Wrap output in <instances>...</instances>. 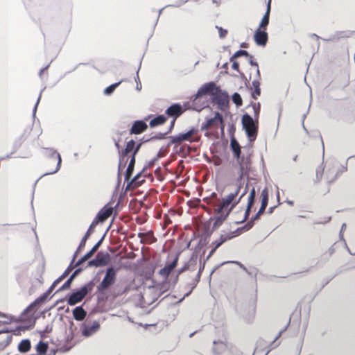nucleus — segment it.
Returning <instances> with one entry per match:
<instances>
[{
  "label": "nucleus",
  "mask_w": 355,
  "mask_h": 355,
  "mask_svg": "<svg viewBox=\"0 0 355 355\" xmlns=\"http://www.w3.org/2000/svg\"><path fill=\"white\" fill-rule=\"evenodd\" d=\"M243 184L244 182L243 181V178L240 179L239 175H238L236 178V183L234 190L223 198L220 205L216 208V210L218 214H223L225 211V217H226L230 211L241 201L248 190V186L246 184L242 193L239 198L237 197L243 186Z\"/></svg>",
  "instance_id": "f257e3e1"
},
{
  "label": "nucleus",
  "mask_w": 355,
  "mask_h": 355,
  "mask_svg": "<svg viewBox=\"0 0 355 355\" xmlns=\"http://www.w3.org/2000/svg\"><path fill=\"white\" fill-rule=\"evenodd\" d=\"M209 94L212 96L213 102L218 105V109L225 111L229 107L230 98L227 94L223 92L219 87L210 82L201 87L197 94V97Z\"/></svg>",
  "instance_id": "f03ea898"
},
{
  "label": "nucleus",
  "mask_w": 355,
  "mask_h": 355,
  "mask_svg": "<svg viewBox=\"0 0 355 355\" xmlns=\"http://www.w3.org/2000/svg\"><path fill=\"white\" fill-rule=\"evenodd\" d=\"M230 146L238 163V166H236L237 175H239L240 179H242L243 175H248L250 168V159L249 157H241V146L235 139H231Z\"/></svg>",
  "instance_id": "7ed1b4c3"
},
{
  "label": "nucleus",
  "mask_w": 355,
  "mask_h": 355,
  "mask_svg": "<svg viewBox=\"0 0 355 355\" xmlns=\"http://www.w3.org/2000/svg\"><path fill=\"white\" fill-rule=\"evenodd\" d=\"M241 122L243 128L245 130L249 140L250 141H254L258 135V119H255V120H254L251 116L245 114L243 115Z\"/></svg>",
  "instance_id": "20e7f679"
},
{
  "label": "nucleus",
  "mask_w": 355,
  "mask_h": 355,
  "mask_svg": "<svg viewBox=\"0 0 355 355\" xmlns=\"http://www.w3.org/2000/svg\"><path fill=\"white\" fill-rule=\"evenodd\" d=\"M202 130H211L218 132L220 129L222 134L224 133L225 124L222 114L216 112L212 118L207 119L206 121L202 124Z\"/></svg>",
  "instance_id": "39448f33"
},
{
  "label": "nucleus",
  "mask_w": 355,
  "mask_h": 355,
  "mask_svg": "<svg viewBox=\"0 0 355 355\" xmlns=\"http://www.w3.org/2000/svg\"><path fill=\"white\" fill-rule=\"evenodd\" d=\"M61 157L56 150H50V154L45 159L46 174H53L59 171L61 165Z\"/></svg>",
  "instance_id": "423d86ee"
},
{
  "label": "nucleus",
  "mask_w": 355,
  "mask_h": 355,
  "mask_svg": "<svg viewBox=\"0 0 355 355\" xmlns=\"http://www.w3.org/2000/svg\"><path fill=\"white\" fill-rule=\"evenodd\" d=\"M93 285V283L89 282L83 286L78 291L74 292L71 295H70L67 300L68 304L70 306H73L80 302L87 295V294L92 290Z\"/></svg>",
  "instance_id": "0eeeda50"
},
{
  "label": "nucleus",
  "mask_w": 355,
  "mask_h": 355,
  "mask_svg": "<svg viewBox=\"0 0 355 355\" xmlns=\"http://www.w3.org/2000/svg\"><path fill=\"white\" fill-rule=\"evenodd\" d=\"M116 271L112 268L110 267L106 270L105 275L103 279L102 282L97 286V290L99 292H103L112 285H113L116 281Z\"/></svg>",
  "instance_id": "6e6552de"
},
{
  "label": "nucleus",
  "mask_w": 355,
  "mask_h": 355,
  "mask_svg": "<svg viewBox=\"0 0 355 355\" xmlns=\"http://www.w3.org/2000/svg\"><path fill=\"white\" fill-rule=\"evenodd\" d=\"M198 130L192 128L185 133H181L178 135L171 137V143L179 144L184 141H189L190 142L198 141L199 137L197 136Z\"/></svg>",
  "instance_id": "1a4fd4ad"
},
{
  "label": "nucleus",
  "mask_w": 355,
  "mask_h": 355,
  "mask_svg": "<svg viewBox=\"0 0 355 355\" xmlns=\"http://www.w3.org/2000/svg\"><path fill=\"white\" fill-rule=\"evenodd\" d=\"M178 259L179 257L176 254L171 262H167L165 266L158 271L159 275L163 278L164 282L167 281L169 275L177 266Z\"/></svg>",
  "instance_id": "9d476101"
},
{
  "label": "nucleus",
  "mask_w": 355,
  "mask_h": 355,
  "mask_svg": "<svg viewBox=\"0 0 355 355\" xmlns=\"http://www.w3.org/2000/svg\"><path fill=\"white\" fill-rule=\"evenodd\" d=\"M99 329L100 324L98 321L94 320L92 322H86L81 326L82 335L85 337H89L98 331Z\"/></svg>",
  "instance_id": "9b49d317"
},
{
  "label": "nucleus",
  "mask_w": 355,
  "mask_h": 355,
  "mask_svg": "<svg viewBox=\"0 0 355 355\" xmlns=\"http://www.w3.org/2000/svg\"><path fill=\"white\" fill-rule=\"evenodd\" d=\"M135 148V141L133 139L127 142L125 148L121 152L119 168L122 164H123V167H125L128 160V155L132 152L133 153Z\"/></svg>",
  "instance_id": "f8f14e48"
},
{
  "label": "nucleus",
  "mask_w": 355,
  "mask_h": 355,
  "mask_svg": "<svg viewBox=\"0 0 355 355\" xmlns=\"http://www.w3.org/2000/svg\"><path fill=\"white\" fill-rule=\"evenodd\" d=\"M185 110L186 109L180 104L174 103L166 109L165 113L168 117L178 119L185 112Z\"/></svg>",
  "instance_id": "ddd939ff"
},
{
  "label": "nucleus",
  "mask_w": 355,
  "mask_h": 355,
  "mask_svg": "<svg viewBox=\"0 0 355 355\" xmlns=\"http://www.w3.org/2000/svg\"><path fill=\"white\" fill-rule=\"evenodd\" d=\"M254 40L255 43L261 46H265L268 40V35L266 29L258 28L254 34Z\"/></svg>",
  "instance_id": "4468645a"
},
{
  "label": "nucleus",
  "mask_w": 355,
  "mask_h": 355,
  "mask_svg": "<svg viewBox=\"0 0 355 355\" xmlns=\"http://www.w3.org/2000/svg\"><path fill=\"white\" fill-rule=\"evenodd\" d=\"M110 261V255L107 253L98 252L95 259L89 262V266H102L107 265Z\"/></svg>",
  "instance_id": "2eb2a0df"
},
{
  "label": "nucleus",
  "mask_w": 355,
  "mask_h": 355,
  "mask_svg": "<svg viewBox=\"0 0 355 355\" xmlns=\"http://www.w3.org/2000/svg\"><path fill=\"white\" fill-rule=\"evenodd\" d=\"M140 146H141V144H139L136 146V148H135V151L133 152V153H132L131 159H130V160L129 162L128 166V168L126 169V171H125V180L126 181H128L130 179L131 176L132 175V173H133V171H134L135 164V155L139 151V150L140 148Z\"/></svg>",
  "instance_id": "dca6fc26"
},
{
  "label": "nucleus",
  "mask_w": 355,
  "mask_h": 355,
  "mask_svg": "<svg viewBox=\"0 0 355 355\" xmlns=\"http://www.w3.org/2000/svg\"><path fill=\"white\" fill-rule=\"evenodd\" d=\"M148 128V125L144 121H136L130 130V135H139L144 132Z\"/></svg>",
  "instance_id": "f3484780"
},
{
  "label": "nucleus",
  "mask_w": 355,
  "mask_h": 355,
  "mask_svg": "<svg viewBox=\"0 0 355 355\" xmlns=\"http://www.w3.org/2000/svg\"><path fill=\"white\" fill-rule=\"evenodd\" d=\"M55 284H52V285L49 288L47 293L43 294L42 296H40V297L36 299L33 302H32L26 309L25 311L27 313L32 311L36 307L37 305L42 303L46 298L47 295L53 291V290L55 288Z\"/></svg>",
  "instance_id": "a211bd4d"
},
{
  "label": "nucleus",
  "mask_w": 355,
  "mask_h": 355,
  "mask_svg": "<svg viewBox=\"0 0 355 355\" xmlns=\"http://www.w3.org/2000/svg\"><path fill=\"white\" fill-rule=\"evenodd\" d=\"M234 236H235V235H234L233 233L222 234L218 239L214 241L211 243V245L214 246V248H213L211 253L214 252L222 244H223L225 242L232 239Z\"/></svg>",
  "instance_id": "6ab92c4d"
},
{
  "label": "nucleus",
  "mask_w": 355,
  "mask_h": 355,
  "mask_svg": "<svg viewBox=\"0 0 355 355\" xmlns=\"http://www.w3.org/2000/svg\"><path fill=\"white\" fill-rule=\"evenodd\" d=\"M213 343L214 347L212 349V352L214 355H221L227 349V343L226 340L214 341Z\"/></svg>",
  "instance_id": "aec40b11"
},
{
  "label": "nucleus",
  "mask_w": 355,
  "mask_h": 355,
  "mask_svg": "<svg viewBox=\"0 0 355 355\" xmlns=\"http://www.w3.org/2000/svg\"><path fill=\"white\" fill-rule=\"evenodd\" d=\"M113 208L112 207L105 206L97 214L96 220H98V223L104 222L112 214Z\"/></svg>",
  "instance_id": "412c9836"
},
{
  "label": "nucleus",
  "mask_w": 355,
  "mask_h": 355,
  "mask_svg": "<svg viewBox=\"0 0 355 355\" xmlns=\"http://www.w3.org/2000/svg\"><path fill=\"white\" fill-rule=\"evenodd\" d=\"M270 9H271V0H268V3H267L266 12H265L264 15L263 16L258 28H259L261 29H266L267 28V26L269 24V17H270Z\"/></svg>",
  "instance_id": "4be33fe9"
},
{
  "label": "nucleus",
  "mask_w": 355,
  "mask_h": 355,
  "mask_svg": "<svg viewBox=\"0 0 355 355\" xmlns=\"http://www.w3.org/2000/svg\"><path fill=\"white\" fill-rule=\"evenodd\" d=\"M255 197H256V191H255L254 188H252V190L250 191V195L248 196V205H247V208H246V210L245 212L244 220H246L249 217L251 208L253 206L254 202Z\"/></svg>",
  "instance_id": "5701e85b"
},
{
  "label": "nucleus",
  "mask_w": 355,
  "mask_h": 355,
  "mask_svg": "<svg viewBox=\"0 0 355 355\" xmlns=\"http://www.w3.org/2000/svg\"><path fill=\"white\" fill-rule=\"evenodd\" d=\"M87 315V312L84 310V309L80 306H76L73 310V318L77 321L83 320Z\"/></svg>",
  "instance_id": "b1692460"
},
{
  "label": "nucleus",
  "mask_w": 355,
  "mask_h": 355,
  "mask_svg": "<svg viewBox=\"0 0 355 355\" xmlns=\"http://www.w3.org/2000/svg\"><path fill=\"white\" fill-rule=\"evenodd\" d=\"M138 237L141 239V243H153L156 241L151 231L146 233H139Z\"/></svg>",
  "instance_id": "393cba45"
},
{
  "label": "nucleus",
  "mask_w": 355,
  "mask_h": 355,
  "mask_svg": "<svg viewBox=\"0 0 355 355\" xmlns=\"http://www.w3.org/2000/svg\"><path fill=\"white\" fill-rule=\"evenodd\" d=\"M340 175V173L336 170V168L333 166L331 168H329L327 171V179L328 183L334 182L338 177Z\"/></svg>",
  "instance_id": "a878e982"
},
{
  "label": "nucleus",
  "mask_w": 355,
  "mask_h": 355,
  "mask_svg": "<svg viewBox=\"0 0 355 355\" xmlns=\"http://www.w3.org/2000/svg\"><path fill=\"white\" fill-rule=\"evenodd\" d=\"M31 348V341L28 339L22 340L18 345V350L21 353L28 352Z\"/></svg>",
  "instance_id": "bb28decb"
},
{
  "label": "nucleus",
  "mask_w": 355,
  "mask_h": 355,
  "mask_svg": "<svg viewBox=\"0 0 355 355\" xmlns=\"http://www.w3.org/2000/svg\"><path fill=\"white\" fill-rule=\"evenodd\" d=\"M167 118L164 115H159L150 121V126L153 128L164 124Z\"/></svg>",
  "instance_id": "cd10ccee"
},
{
  "label": "nucleus",
  "mask_w": 355,
  "mask_h": 355,
  "mask_svg": "<svg viewBox=\"0 0 355 355\" xmlns=\"http://www.w3.org/2000/svg\"><path fill=\"white\" fill-rule=\"evenodd\" d=\"M252 85L254 89L252 96L254 99H257L261 94L260 79L257 77V79L252 81Z\"/></svg>",
  "instance_id": "c85d7f7f"
},
{
  "label": "nucleus",
  "mask_w": 355,
  "mask_h": 355,
  "mask_svg": "<svg viewBox=\"0 0 355 355\" xmlns=\"http://www.w3.org/2000/svg\"><path fill=\"white\" fill-rule=\"evenodd\" d=\"M48 349V345L46 343L40 341L36 345V350L38 355H44L46 354Z\"/></svg>",
  "instance_id": "c756f323"
},
{
  "label": "nucleus",
  "mask_w": 355,
  "mask_h": 355,
  "mask_svg": "<svg viewBox=\"0 0 355 355\" xmlns=\"http://www.w3.org/2000/svg\"><path fill=\"white\" fill-rule=\"evenodd\" d=\"M261 206L266 207L268 202V191L267 188H265L261 193Z\"/></svg>",
  "instance_id": "7c9ffc66"
},
{
  "label": "nucleus",
  "mask_w": 355,
  "mask_h": 355,
  "mask_svg": "<svg viewBox=\"0 0 355 355\" xmlns=\"http://www.w3.org/2000/svg\"><path fill=\"white\" fill-rule=\"evenodd\" d=\"M89 237V233L86 232L85 236H83V238L82 239V240L80 242L78 248L75 252V256H76L85 248L86 241Z\"/></svg>",
  "instance_id": "2f4dec72"
},
{
  "label": "nucleus",
  "mask_w": 355,
  "mask_h": 355,
  "mask_svg": "<svg viewBox=\"0 0 355 355\" xmlns=\"http://www.w3.org/2000/svg\"><path fill=\"white\" fill-rule=\"evenodd\" d=\"M232 101L237 107H240L243 104V100L241 95L239 93H234L232 97Z\"/></svg>",
  "instance_id": "473e14b6"
},
{
  "label": "nucleus",
  "mask_w": 355,
  "mask_h": 355,
  "mask_svg": "<svg viewBox=\"0 0 355 355\" xmlns=\"http://www.w3.org/2000/svg\"><path fill=\"white\" fill-rule=\"evenodd\" d=\"M121 83V82H119V83H114V84H112L110 86H108L105 89V94H111L114 91V89L119 85V84Z\"/></svg>",
  "instance_id": "72a5a7b5"
},
{
  "label": "nucleus",
  "mask_w": 355,
  "mask_h": 355,
  "mask_svg": "<svg viewBox=\"0 0 355 355\" xmlns=\"http://www.w3.org/2000/svg\"><path fill=\"white\" fill-rule=\"evenodd\" d=\"M242 55H244L245 57H248L250 56V54L248 53V51H245V50H239L238 51H236L234 55L231 58V60H232L234 58H239L240 56H242Z\"/></svg>",
  "instance_id": "f704fd0d"
},
{
  "label": "nucleus",
  "mask_w": 355,
  "mask_h": 355,
  "mask_svg": "<svg viewBox=\"0 0 355 355\" xmlns=\"http://www.w3.org/2000/svg\"><path fill=\"white\" fill-rule=\"evenodd\" d=\"M250 58V63L252 66H254L256 67V73H257V76H258L259 79H261V75H260V71L259 69V66H258V64L257 62H254L253 60V58L252 55H250V56H248Z\"/></svg>",
  "instance_id": "c9c22d12"
},
{
  "label": "nucleus",
  "mask_w": 355,
  "mask_h": 355,
  "mask_svg": "<svg viewBox=\"0 0 355 355\" xmlns=\"http://www.w3.org/2000/svg\"><path fill=\"white\" fill-rule=\"evenodd\" d=\"M252 107L253 108V110H254V116L255 119H258L259 117V112H260V105L259 103H252Z\"/></svg>",
  "instance_id": "e433bc0d"
},
{
  "label": "nucleus",
  "mask_w": 355,
  "mask_h": 355,
  "mask_svg": "<svg viewBox=\"0 0 355 355\" xmlns=\"http://www.w3.org/2000/svg\"><path fill=\"white\" fill-rule=\"evenodd\" d=\"M141 175L137 174L134 179L132 180L131 183L134 184L135 187H138L141 184V182L144 181V180H140Z\"/></svg>",
  "instance_id": "4c0bfd02"
},
{
  "label": "nucleus",
  "mask_w": 355,
  "mask_h": 355,
  "mask_svg": "<svg viewBox=\"0 0 355 355\" xmlns=\"http://www.w3.org/2000/svg\"><path fill=\"white\" fill-rule=\"evenodd\" d=\"M94 254L89 251L87 254L84 255L78 262L77 265H80L82 263L85 262L86 260L89 259Z\"/></svg>",
  "instance_id": "58836bf2"
},
{
  "label": "nucleus",
  "mask_w": 355,
  "mask_h": 355,
  "mask_svg": "<svg viewBox=\"0 0 355 355\" xmlns=\"http://www.w3.org/2000/svg\"><path fill=\"white\" fill-rule=\"evenodd\" d=\"M266 208V207H265L261 206L259 208V210L256 214L254 217L252 219V220L248 223V225L252 223L253 220L258 219L259 218L260 215H261L264 212Z\"/></svg>",
  "instance_id": "ea45409f"
},
{
  "label": "nucleus",
  "mask_w": 355,
  "mask_h": 355,
  "mask_svg": "<svg viewBox=\"0 0 355 355\" xmlns=\"http://www.w3.org/2000/svg\"><path fill=\"white\" fill-rule=\"evenodd\" d=\"M216 28L218 31V34L220 38H225L227 35V30L223 29L222 27L216 26Z\"/></svg>",
  "instance_id": "a19ab883"
},
{
  "label": "nucleus",
  "mask_w": 355,
  "mask_h": 355,
  "mask_svg": "<svg viewBox=\"0 0 355 355\" xmlns=\"http://www.w3.org/2000/svg\"><path fill=\"white\" fill-rule=\"evenodd\" d=\"M324 173V167L321 165L316 169V176L318 180H320Z\"/></svg>",
  "instance_id": "79ce46f5"
},
{
  "label": "nucleus",
  "mask_w": 355,
  "mask_h": 355,
  "mask_svg": "<svg viewBox=\"0 0 355 355\" xmlns=\"http://www.w3.org/2000/svg\"><path fill=\"white\" fill-rule=\"evenodd\" d=\"M73 275L71 276L67 282L62 285V286L60 288V290H64L70 287L71 283L72 282Z\"/></svg>",
  "instance_id": "37998d69"
},
{
  "label": "nucleus",
  "mask_w": 355,
  "mask_h": 355,
  "mask_svg": "<svg viewBox=\"0 0 355 355\" xmlns=\"http://www.w3.org/2000/svg\"><path fill=\"white\" fill-rule=\"evenodd\" d=\"M98 224V220H96L95 219L92 221L91 223L89 229L87 230V232L89 233V236L92 233V230L96 227V225Z\"/></svg>",
  "instance_id": "c03bdc74"
},
{
  "label": "nucleus",
  "mask_w": 355,
  "mask_h": 355,
  "mask_svg": "<svg viewBox=\"0 0 355 355\" xmlns=\"http://www.w3.org/2000/svg\"><path fill=\"white\" fill-rule=\"evenodd\" d=\"M187 268H188V266H184V267H182L180 270H178V273H177V275H176V277H175V281H174V283H175V284L178 282L179 275H180L182 272H184L186 270H187Z\"/></svg>",
  "instance_id": "a18cd8bd"
},
{
  "label": "nucleus",
  "mask_w": 355,
  "mask_h": 355,
  "mask_svg": "<svg viewBox=\"0 0 355 355\" xmlns=\"http://www.w3.org/2000/svg\"><path fill=\"white\" fill-rule=\"evenodd\" d=\"M232 68L237 71H239V64L237 62H234L232 65Z\"/></svg>",
  "instance_id": "49530a36"
},
{
  "label": "nucleus",
  "mask_w": 355,
  "mask_h": 355,
  "mask_svg": "<svg viewBox=\"0 0 355 355\" xmlns=\"http://www.w3.org/2000/svg\"><path fill=\"white\" fill-rule=\"evenodd\" d=\"M99 244H100V242H98V243H96V245H95L92 248V250H90V252H91L92 253H93V254H94V253L96 251V250L98 249V246H99Z\"/></svg>",
  "instance_id": "de8ad7c7"
},
{
  "label": "nucleus",
  "mask_w": 355,
  "mask_h": 355,
  "mask_svg": "<svg viewBox=\"0 0 355 355\" xmlns=\"http://www.w3.org/2000/svg\"><path fill=\"white\" fill-rule=\"evenodd\" d=\"M99 244H100V242H98V243H96V245H95L92 248V250H90V252H91L92 253H93V254H94V253L96 251V250L98 249V246H99Z\"/></svg>",
  "instance_id": "09e8293b"
},
{
  "label": "nucleus",
  "mask_w": 355,
  "mask_h": 355,
  "mask_svg": "<svg viewBox=\"0 0 355 355\" xmlns=\"http://www.w3.org/2000/svg\"><path fill=\"white\" fill-rule=\"evenodd\" d=\"M99 244H100V242H98V243H96V245H95L92 248V250H90V252H91L92 253H93V254H94V253L96 251V250L98 249V246H99Z\"/></svg>",
  "instance_id": "8fccbe9b"
},
{
  "label": "nucleus",
  "mask_w": 355,
  "mask_h": 355,
  "mask_svg": "<svg viewBox=\"0 0 355 355\" xmlns=\"http://www.w3.org/2000/svg\"><path fill=\"white\" fill-rule=\"evenodd\" d=\"M99 244H100V242H98V243H96V245H95L92 248V250H90V252H91L92 253H93V254H94V253L96 251V250L98 249V246H99Z\"/></svg>",
  "instance_id": "3c124183"
},
{
  "label": "nucleus",
  "mask_w": 355,
  "mask_h": 355,
  "mask_svg": "<svg viewBox=\"0 0 355 355\" xmlns=\"http://www.w3.org/2000/svg\"><path fill=\"white\" fill-rule=\"evenodd\" d=\"M119 140H115L114 139V144H115V146L116 148L118 149L119 152H120V144H119Z\"/></svg>",
  "instance_id": "603ef678"
},
{
  "label": "nucleus",
  "mask_w": 355,
  "mask_h": 355,
  "mask_svg": "<svg viewBox=\"0 0 355 355\" xmlns=\"http://www.w3.org/2000/svg\"><path fill=\"white\" fill-rule=\"evenodd\" d=\"M176 119H177L173 118V120H172V121L171 123V125H170V130H171L173 128Z\"/></svg>",
  "instance_id": "864d4df0"
},
{
  "label": "nucleus",
  "mask_w": 355,
  "mask_h": 355,
  "mask_svg": "<svg viewBox=\"0 0 355 355\" xmlns=\"http://www.w3.org/2000/svg\"><path fill=\"white\" fill-rule=\"evenodd\" d=\"M65 274H63L59 278L57 279L58 280H59V282H60L65 277Z\"/></svg>",
  "instance_id": "5fc2aeb1"
},
{
  "label": "nucleus",
  "mask_w": 355,
  "mask_h": 355,
  "mask_svg": "<svg viewBox=\"0 0 355 355\" xmlns=\"http://www.w3.org/2000/svg\"><path fill=\"white\" fill-rule=\"evenodd\" d=\"M51 330H52V328H51V327L49 328V327L47 326V327H46V329H45L44 332H46V333H49V332H51Z\"/></svg>",
  "instance_id": "6e6d98bb"
},
{
  "label": "nucleus",
  "mask_w": 355,
  "mask_h": 355,
  "mask_svg": "<svg viewBox=\"0 0 355 355\" xmlns=\"http://www.w3.org/2000/svg\"><path fill=\"white\" fill-rule=\"evenodd\" d=\"M141 83H139H139H137V89L138 90H140V89H141Z\"/></svg>",
  "instance_id": "4d7b16f0"
},
{
  "label": "nucleus",
  "mask_w": 355,
  "mask_h": 355,
  "mask_svg": "<svg viewBox=\"0 0 355 355\" xmlns=\"http://www.w3.org/2000/svg\"><path fill=\"white\" fill-rule=\"evenodd\" d=\"M274 208H275V207H270V208H269V212H270V213H272V211H273V209H274Z\"/></svg>",
  "instance_id": "13d9d810"
},
{
  "label": "nucleus",
  "mask_w": 355,
  "mask_h": 355,
  "mask_svg": "<svg viewBox=\"0 0 355 355\" xmlns=\"http://www.w3.org/2000/svg\"><path fill=\"white\" fill-rule=\"evenodd\" d=\"M59 280L56 279L53 284H55V286L59 284Z\"/></svg>",
  "instance_id": "bf43d9fd"
},
{
  "label": "nucleus",
  "mask_w": 355,
  "mask_h": 355,
  "mask_svg": "<svg viewBox=\"0 0 355 355\" xmlns=\"http://www.w3.org/2000/svg\"><path fill=\"white\" fill-rule=\"evenodd\" d=\"M171 223V220H167L165 221V223H166V224L167 223Z\"/></svg>",
  "instance_id": "052dcab7"
},
{
  "label": "nucleus",
  "mask_w": 355,
  "mask_h": 355,
  "mask_svg": "<svg viewBox=\"0 0 355 355\" xmlns=\"http://www.w3.org/2000/svg\"><path fill=\"white\" fill-rule=\"evenodd\" d=\"M171 223V220H167L165 221V223H166V224L167 223Z\"/></svg>",
  "instance_id": "680f3d73"
},
{
  "label": "nucleus",
  "mask_w": 355,
  "mask_h": 355,
  "mask_svg": "<svg viewBox=\"0 0 355 355\" xmlns=\"http://www.w3.org/2000/svg\"><path fill=\"white\" fill-rule=\"evenodd\" d=\"M171 223V220H167L165 221V223H166V224L167 223Z\"/></svg>",
  "instance_id": "e2e57ef3"
},
{
  "label": "nucleus",
  "mask_w": 355,
  "mask_h": 355,
  "mask_svg": "<svg viewBox=\"0 0 355 355\" xmlns=\"http://www.w3.org/2000/svg\"><path fill=\"white\" fill-rule=\"evenodd\" d=\"M171 223V220H167L165 221V223H166V224L167 223Z\"/></svg>",
  "instance_id": "0e129e2a"
},
{
  "label": "nucleus",
  "mask_w": 355,
  "mask_h": 355,
  "mask_svg": "<svg viewBox=\"0 0 355 355\" xmlns=\"http://www.w3.org/2000/svg\"><path fill=\"white\" fill-rule=\"evenodd\" d=\"M1 332L0 331V334H1Z\"/></svg>",
  "instance_id": "69168bd1"
}]
</instances>
